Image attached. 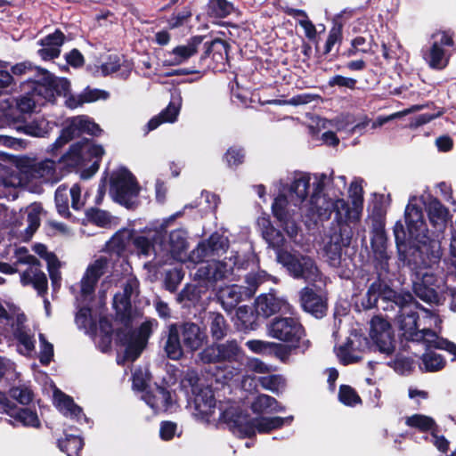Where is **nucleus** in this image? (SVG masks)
<instances>
[{
  "mask_svg": "<svg viewBox=\"0 0 456 456\" xmlns=\"http://www.w3.org/2000/svg\"><path fill=\"white\" fill-rule=\"evenodd\" d=\"M332 180V173L295 172L275 184L279 194L272 205L273 215L294 243H299L297 221L300 217L305 219L308 227L329 219L332 212L341 222L353 223L361 218L362 180L355 178L350 184L352 207L345 200L330 198L324 192Z\"/></svg>",
  "mask_w": 456,
  "mask_h": 456,
  "instance_id": "nucleus-1",
  "label": "nucleus"
},
{
  "mask_svg": "<svg viewBox=\"0 0 456 456\" xmlns=\"http://www.w3.org/2000/svg\"><path fill=\"white\" fill-rule=\"evenodd\" d=\"M407 232L401 222L394 226L398 247L407 239L418 243L413 263L412 288L415 295L430 304H439V292L444 285L443 272L438 268L442 256L441 241L449 220L448 209L436 198L411 196L404 211Z\"/></svg>",
  "mask_w": 456,
  "mask_h": 456,
  "instance_id": "nucleus-2",
  "label": "nucleus"
},
{
  "mask_svg": "<svg viewBox=\"0 0 456 456\" xmlns=\"http://www.w3.org/2000/svg\"><path fill=\"white\" fill-rule=\"evenodd\" d=\"M371 248L374 255L375 268L379 279L369 287L362 305L365 309L377 307L385 312L398 311L396 322L408 340L423 342L428 348H438L448 351L456 359V345L439 338L431 330L432 325H436L438 317L431 311L419 307L418 302L410 293H397L384 284L380 278L388 273V260L386 238L382 232H377L371 239Z\"/></svg>",
  "mask_w": 456,
  "mask_h": 456,
  "instance_id": "nucleus-3",
  "label": "nucleus"
},
{
  "mask_svg": "<svg viewBox=\"0 0 456 456\" xmlns=\"http://www.w3.org/2000/svg\"><path fill=\"white\" fill-rule=\"evenodd\" d=\"M248 261L237 251L231 250L223 260L207 261L200 266L191 265V275L198 285L187 284L177 295L176 301L185 307L198 304L202 294L208 289H215L218 281L231 280L235 270L245 269Z\"/></svg>",
  "mask_w": 456,
  "mask_h": 456,
  "instance_id": "nucleus-4",
  "label": "nucleus"
},
{
  "mask_svg": "<svg viewBox=\"0 0 456 456\" xmlns=\"http://www.w3.org/2000/svg\"><path fill=\"white\" fill-rule=\"evenodd\" d=\"M180 213H176L163 220H158L146 228L143 234L133 238V245L136 254L140 257L151 258L144 264V267L152 265L160 267L167 265V252L163 250V237L170 222L174 221Z\"/></svg>",
  "mask_w": 456,
  "mask_h": 456,
  "instance_id": "nucleus-5",
  "label": "nucleus"
},
{
  "mask_svg": "<svg viewBox=\"0 0 456 456\" xmlns=\"http://www.w3.org/2000/svg\"><path fill=\"white\" fill-rule=\"evenodd\" d=\"M219 417L223 418L233 433L242 436H253L256 432L269 433L290 421L292 417H259L250 418L239 407H232L230 410L220 411Z\"/></svg>",
  "mask_w": 456,
  "mask_h": 456,
  "instance_id": "nucleus-6",
  "label": "nucleus"
},
{
  "mask_svg": "<svg viewBox=\"0 0 456 456\" xmlns=\"http://www.w3.org/2000/svg\"><path fill=\"white\" fill-rule=\"evenodd\" d=\"M103 153L101 145L84 139L73 143L69 151L61 157L60 161L69 167L85 168L81 172V177L88 179L97 172Z\"/></svg>",
  "mask_w": 456,
  "mask_h": 456,
  "instance_id": "nucleus-7",
  "label": "nucleus"
},
{
  "mask_svg": "<svg viewBox=\"0 0 456 456\" xmlns=\"http://www.w3.org/2000/svg\"><path fill=\"white\" fill-rule=\"evenodd\" d=\"M267 335L280 341L293 344V348L305 354L311 342L305 338V329L301 323L292 317H276L267 325Z\"/></svg>",
  "mask_w": 456,
  "mask_h": 456,
  "instance_id": "nucleus-8",
  "label": "nucleus"
},
{
  "mask_svg": "<svg viewBox=\"0 0 456 456\" xmlns=\"http://www.w3.org/2000/svg\"><path fill=\"white\" fill-rule=\"evenodd\" d=\"M278 263L294 279L304 280L309 283H315L322 280V274L315 261L311 256L298 251L280 253Z\"/></svg>",
  "mask_w": 456,
  "mask_h": 456,
  "instance_id": "nucleus-9",
  "label": "nucleus"
},
{
  "mask_svg": "<svg viewBox=\"0 0 456 456\" xmlns=\"http://www.w3.org/2000/svg\"><path fill=\"white\" fill-rule=\"evenodd\" d=\"M194 395V411L193 416L201 421L207 423L227 422L219 417L220 411L230 410L232 407H238L236 404L229 403H219L216 405L213 391L208 387L192 386Z\"/></svg>",
  "mask_w": 456,
  "mask_h": 456,
  "instance_id": "nucleus-10",
  "label": "nucleus"
},
{
  "mask_svg": "<svg viewBox=\"0 0 456 456\" xmlns=\"http://www.w3.org/2000/svg\"><path fill=\"white\" fill-rule=\"evenodd\" d=\"M8 250L13 251L15 258L14 265L18 264L28 265V267L20 273V283L22 286L31 285L42 296L47 290V278L45 273L41 270L40 262L24 247L13 248L10 246Z\"/></svg>",
  "mask_w": 456,
  "mask_h": 456,
  "instance_id": "nucleus-11",
  "label": "nucleus"
},
{
  "mask_svg": "<svg viewBox=\"0 0 456 456\" xmlns=\"http://www.w3.org/2000/svg\"><path fill=\"white\" fill-rule=\"evenodd\" d=\"M158 324L155 320H148L142 322L137 331L130 330V323L125 326V330H118L117 337L120 343L126 346L125 358L134 362L142 352L152 332L153 327Z\"/></svg>",
  "mask_w": 456,
  "mask_h": 456,
  "instance_id": "nucleus-12",
  "label": "nucleus"
},
{
  "mask_svg": "<svg viewBox=\"0 0 456 456\" xmlns=\"http://www.w3.org/2000/svg\"><path fill=\"white\" fill-rule=\"evenodd\" d=\"M452 35L437 31L431 37L429 45L422 50V57L428 66L435 70H443L449 63L451 53L446 47L452 46Z\"/></svg>",
  "mask_w": 456,
  "mask_h": 456,
  "instance_id": "nucleus-13",
  "label": "nucleus"
},
{
  "mask_svg": "<svg viewBox=\"0 0 456 456\" xmlns=\"http://www.w3.org/2000/svg\"><path fill=\"white\" fill-rule=\"evenodd\" d=\"M101 132L100 126L88 117L77 116L72 118L67 126L61 130L60 136L48 147L47 152L56 155L61 148L75 137L82 134L98 135Z\"/></svg>",
  "mask_w": 456,
  "mask_h": 456,
  "instance_id": "nucleus-14",
  "label": "nucleus"
},
{
  "mask_svg": "<svg viewBox=\"0 0 456 456\" xmlns=\"http://www.w3.org/2000/svg\"><path fill=\"white\" fill-rule=\"evenodd\" d=\"M110 193L115 201L129 207L139 193V186L134 176L122 167L111 175Z\"/></svg>",
  "mask_w": 456,
  "mask_h": 456,
  "instance_id": "nucleus-15",
  "label": "nucleus"
},
{
  "mask_svg": "<svg viewBox=\"0 0 456 456\" xmlns=\"http://www.w3.org/2000/svg\"><path fill=\"white\" fill-rule=\"evenodd\" d=\"M243 351L235 339L224 343H213L198 354L202 363L239 362L243 358Z\"/></svg>",
  "mask_w": 456,
  "mask_h": 456,
  "instance_id": "nucleus-16",
  "label": "nucleus"
},
{
  "mask_svg": "<svg viewBox=\"0 0 456 456\" xmlns=\"http://www.w3.org/2000/svg\"><path fill=\"white\" fill-rule=\"evenodd\" d=\"M348 222L338 221V224L330 234V240L324 246L327 262L332 267H338L342 263V250L349 247L353 231Z\"/></svg>",
  "mask_w": 456,
  "mask_h": 456,
  "instance_id": "nucleus-17",
  "label": "nucleus"
},
{
  "mask_svg": "<svg viewBox=\"0 0 456 456\" xmlns=\"http://www.w3.org/2000/svg\"><path fill=\"white\" fill-rule=\"evenodd\" d=\"M0 412L8 415L11 418L10 423L14 427L18 425L32 428L41 427L40 419L35 409L17 406L2 392H0Z\"/></svg>",
  "mask_w": 456,
  "mask_h": 456,
  "instance_id": "nucleus-18",
  "label": "nucleus"
},
{
  "mask_svg": "<svg viewBox=\"0 0 456 456\" xmlns=\"http://www.w3.org/2000/svg\"><path fill=\"white\" fill-rule=\"evenodd\" d=\"M229 247V240L224 235L213 233L207 240L199 243L188 256V268L204 262L207 258L220 256L226 252Z\"/></svg>",
  "mask_w": 456,
  "mask_h": 456,
  "instance_id": "nucleus-19",
  "label": "nucleus"
},
{
  "mask_svg": "<svg viewBox=\"0 0 456 456\" xmlns=\"http://www.w3.org/2000/svg\"><path fill=\"white\" fill-rule=\"evenodd\" d=\"M370 338L382 354L390 355L395 351V335L391 324L380 316H375L370 322Z\"/></svg>",
  "mask_w": 456,
  "mask_h": 456,
  "instance_id": "nucleus-20",
  "label": "nucleus"
},
{
  "mask_svg": "<svg viewBox=\"0 0 456 456\" xmlns=\"http://www.w3.org/2000/svg\"><path fill=\"white\" fill-rule=\"evenodd\" d=\"M69 86V82L66 78L56 77L48 72H44L43 82L39 80L32 81L31 92L39 102H41V99L46 102H53L55 95L66 94Z\"/></svg>",
  "mask_w": 456,
  "mask_h": 456,
  "instance_id": "nucleus-21",
  "label": "nucleus"
},
{
  "mask_svg": "<svg viewBox=\"0 0 456 456\" xmlns=\"http://www.w3.org/2000/svg\"><path fill=\"white\" fill-rule=\"evenodd\" d=\"M26 317L24 314H17L16 321L9 326L8 331L2 335L8 336L12 334L17 341L18 352L25 356H32L35 352V335L34 332L25 325Z\"/></svg>",
  "mask_w": 456,
  "mask_h": 456,
  "instance_id": "nucleus-22",
  "label": "nucleus"
},
{
  "mask_svg": "<svg viewBox=\"0 0 456 456\" xmlns=\"http://www.w3.org/2000/svg\"><path fill=\"white\" fill-rule=\"evenodd\" d=\"M4 116L6 118V125L12 126L18 132L34 137H45L53 129L55 124L46 120L44 118H37L28 122H20L16 120L13 116V110L9 108L4 110Z\"/></svg>",
  "mask_w": 456,
  "mask_h": 456,
  "instance_id": "nucleus-23",
  "label": "nucleus"
},
{
  "mask_svg": "<svg viewBox=\"0 0 456 456\" xmlns=\"http://www.w3.org/2000/svg\"><path fill=\"white\" fill-rule=\"evenodd\" d=\"M369 348L367 338L357 333H352L346 342L337 349V355L339 361L346 365L360 361L362 353Z\"/></svg>",
  "mask_w": 456,
  "mask_h": 456,
  "instance_id": "nucleus-24",
  "label": "nucleus"
},
{
  "mask_svg": "<svg viewBox=\"0 0 456 456\" xmlns=\"http://www.w3.org/2000/svg\"><path fill=\"white\" fill-rule=\"evenodd\" d=\"M69 197L71 207L75 210H79L85 205V199L81 195L79 184L75 183L69 189L66 185H60L55 191V205L58 213L64 217H69Z\"/></svg>",
  "mask_w": 456,
  "mask_h": 456,
  "instance_id": "nucleus-25",
  "label": "nucleus"
},
{
  "mask_svg": "<svg viewBox=\"0 0 456 456\" xmlns=\"http://www.w3.org/2000/svg\"><path fill=\"white\" fill-rule=\"evenodd\" d=\"M142 399L155 413L172 412L175 410V403L170 392L161 387L144 391Z\"/></svg>",
  "mask_w": 456,
  "mask_h": 456,
  "instance_id": "nucleus-26",
  "label": "nucleus"
},
{
  "mask_svg": "<svg viewBox=\"0 0 456 456\" xmlns=\"http://www.w3.org/2000/svg\"><path fill=\"white\" fill-rule=\"evenodd\" d=\"M187 233L183 229H176L170 232L168 242H163V250L167 252V265L174 260L185 262L188 265V258L185 259L187 248Z\"/></svg>",
  "mask_w": 456,
  "mask_h": 456,
  "instance_id": "nucleus-27",
  "label": "nucleus"
},
{
  "mask_svg": "<svg viewBox=\"0 0 456 456\" xmlns=\"http://www.w3.org/2000/svg\"><path fill=\"white\" fill-rule=\"evenodd\" d=\"M110 266V261L104 256L99 257L88 265L81 280L83 296L87 297L94 293L99 278L109 271Z\"/></svg>",
  "mask_w": 456,
  "mask_h": 456,
  "instance_id": "nucleus-28",
  "label": "nucleus"
},
{
  "mask_svg": "<svg viewBox=\"0 0 456 456\" xmlns=\"http://www.w3.org/2000/svg\"><path fill=\"white\" fill-rule=\"evenodd\" d=\"M256 310L265 317H269L279 312L289 313L290 305L285 298L278 297L273 290H271L256 298Z\"/></svg>",
  "mask_w": 456,
  "mask_h": 456,
  "instance_id": "nucleus-29",
  "label": "nucleus"
},
{
  "mask_svg": "<svg viewBox=\"0 0 456 456\" xmlns=\"http://www.w3.org/2000/svg\"><path fill=\"white\" fill-rule=\"evenodd\" d=\"M257 225L261 230L264 240L272 248L276 255V260L280 253H287L289 250L284 249L285 238L281 232L276 229L266 216H260L257 219Z\"/></svg>",
  "mask_w": 456,
  "mask_h": 456,
  "instance_id": "nucleus-30",
  "label": "nucleus"
},
{
  "mask_svg": "<svg viewBox=\"0 0 456 456\" xmlns=\"http://www.w3.org/2000/svg\"><path fill=\"white\" fill-rule=\"evenodd\" d=\"M201 43L202 38L200 37H194L186 45H177L172 51L167 52L165 53V64L177 66L184 63L198 52Z\"/></svg>",
  "mask_w": 456,
  "mask_h": 456,
  "instance_id": "nucleus-31",
  "label": "nucleus"
},
{
  "mask_svg": "<svg viewBox=\"0 0 456 456\" xmlns=\"http://www.w3.org/2000/svg\"><path fill=\"white\" fill-rule=\"evenodd\" d=\"M183 346L191 352L199 350L206 342L207 335L199 325L186 322L179 327Z\"/></svg>",
  "mask_w": 456,
  "mask_h": 456,
  "instance_id": "nucleus-32",
  "label": "nucleus"
},
{
  "mask_svg": "<svg viewBox=\"0 0 456 456\" xmlns=\"http://www.w3.org/2000/svg\"><path fill=\"white\" fill-rule=\"evenodd\" d=\"M182 105V96L179 91L172 93L171 101L167 107L159 115L153 117L147 124L148 131L156 129L164 122L173 123L176 120Z\"/></svg>",
  "mask_w": 456,
  "mask_h": 456,
  "instance_id": "nucleus-33",
  "label": "nucleus"
},
{
  "mask_svg": "<svg viewBox=\"0 0 456 456\" xmlns=\"http://www.w3.org/2000/svg\"><path fill=\"white\" fill-rule=\"evenodd\" d=\"M301 305L304 310L316 318H322L327 311L325 298L314 293L309 288H304L300 292Z\"/></svg>",
  "mask_w": 456,
  "mask_h": 456,
  "instance_id": "nucleus-34",
  "label": "nucleus"
},
{
  "mask_svg": "<svg viewBox=\"0 0 456 456\" xmlns=\"http://www.w3.org/2000/svg\"><path fill=\"white\" fill-rule=\"evenodd\" d=\"M43 102H39L38 99H36V97L33 95V93L30 92L27 95L21 96L19 100L16 102V109H14L12 106V102L9 99H4L2 102H0L1 106V113H0V127L6 125V118L4 116V110H8L9 108L13 110V113L16 110H20L21 113H27L33 110L36 104H43ZM16 120H19L20 117H15L13 114L12 116Z\"/></svg>",
  "mask_w": 456,
  "mask_h": 456,
  "instance_id": "nucleus-35",
  "label": "nucleus"
},
{
  "mask_svg": "<svg viewBox=\"0 0 456 456\" xmlns=\"http://www.w3.org/2000/svg\"><path fill=\"white\" fill-rule=\"evenodd\" d=\"M63 33L57 29L54 33L46 36L40 40L42 49L37 53L43 60H52L57 58L61 53V46L64 43Z\"/></svg>",
  "mask_w": 456,
  "mask_h": 456,
  "instance_id": "nucleus-36",
  "label": "nucleus"
},
{
  "mask_svg": "<svg viewBox=\"0 0 456 456\" xmlns=\"http://www.w3.org/2000/svg\"><path fill=\"white\" fill-rule=\"evenodd\" d=\"M248 295L247 289L238 285L226 286L220 289L217 293L223 308L227 312L234 309L243 297Z\"/></svg>",
  "mask_w": 456,
  "mask_h": 456,
  "instance_id": "nucleus-37",
  "label": "nucleus"
},
{
  "mask_svg": "<svg viewBox=\"0 0 456 456\" xmlns=\"http://www.w3.org/2000/svg\"><path fill=\"white\" fill-rule=\"evenodd\" d=\"M35 252L44 258L47 263V269L52 281L53 289L60 287L61 273L59 272L61 263L54 254L48 252L43 244H36L34 246Z\"/></svg>",
  "mask_w": 456,
  "mask_h": 456,
  "instance_id": "nucleus-38",
  "label": "nucleus"
},
{
  "mask_svg": "<svg viewBox=\"0 0 456 456\" xmlns=\"http://www.w3.org/2000/svg\"><path fill=\"white\" fill-rule=\"evenodd\" d=\"M164 351L171 360H179L183 350L180 340V330L177 324L168 326V330L164 342Z\"/></svg>",
  "mask_w": 456,
  "mask_h": 456,
  "instance_id": "nucleus-39",
  "label": "nucleus"
},
{
  "mask_svg": "<svg viewBox=\"0 0 456 456\" xmlns=\"http://www.w3.org/2000/svg\"><path fill=\"white\" fill-rule=\"evenodd\" d=\"M29 173L31 177L41 179L44 183H53L58 180L55 162L49 159L32 164L29 168Z\"/></svg>",
  "mask_w": 456,
  "mask_h": 456,
  "instance_id": "nucleus-40",
  "label": "nucleus"
},
{
  "mask_svg": "<svg viewBox=\"0 0 456 456\" xmlns=\"http://www.w3.org/2000/svg\"><path fill=\"white\" fill-rule=\"evenodd\" d=\"M53 403L65 416H69L77 420L80 419L82 409L75 404L71 397L58 389H55L53 392Z\"/></svg>",
  "mask_w": 456,
  "mask_h": 456,
  "instance_id": "nucleus-41",
  "label": "nucleus"
},
{
  "mask_svg": "<svg viewBox=\"0 0 456 456\" xmlns=\"http://www.w3.org/2000/svg\"><path fill=\"white\" fill-rule=\"evenodd\" d=\"M251 409L256 414H269L285 411V408L275 398L264 394L254 399L251 403Z\"/></svg>",
  "mask_w": 456,
  "mask_h": 456,
  "instance_id": "nucleus-42",
  "label": "nucleus"
},
{
  "mask_svg": "<svg viewBox=\"0 0 456 456\" xmlns=\"http://www.w3.org/2000/svg\"><path fill=\"white\" fill-rule=\"evenodd\" d=\"M113 306L116 310L117 316L124 323L128 326L131 322V303L130 297L125 293H117L113 297Z\"/></svg>",
  "mask_w": 456,
  "mask_h": 456,
  "instance_id": "nucleus-43",
  "label": "nucleus"
},
{
  "mask_svg": "<svg viewBox=\"0 0 456 456\" xmlns=\"http://www.w3.org/2000/svg\"><path fill=\"white\" fill-rule=\"evenodd\" d=\"M405 424L408 427L416 428L421 432L430 431V433L434 432V430L438 427L433 418L424 414H413L407 417Z\"/></svg>",
  "mask_w": 456,
  "mask_h": 456,
  "instance_id": "nucleus-44",
  "label": "nucleus"
},
{
  "mask_svg": "<svg viewBox=\"0 0 456 456\" xmlns=\"http://www.w3.org/2000/svg\"><path fill=\"white\" fill-rule=\"evenodd\" d=\"M133 233L129 229H121L118 231L109 240L108 247L117 254L125 251L130 241H133Z\"/></svg>",
  "mask_w": 456,
  "mask_h": 456,
  "instance_id": "nucleus-45",
  "label": "nucleus"
},
{
  "mask_svg": "<svg viewBox=\"0 0 456 456\" xmlns=\"http://www.w3.org/2000/svg\"><path fill=\"white\" fill-rule=\"evenodd\" d=\"M208 325L213 339L221 340L227 335L228 324L221 314L210 313Z\"/></svg>",
  "mask_w": 456,
  "mask_h": 456,
  "instance_id": "nucleus-46",
  "label": "nucleus"
},
{
  "mask_svg": "<svg viewBox=\"0 0 456 456\" xmlns=\"http://www.w3.org/2000/svg\"><path fill=\"white\" fill-rule=\"evenodd\" d=\"M58 446L68 456H77L82 450L84 442L79 436L66 435L64 439L58 441Z\"/></svg>",
  "mask_w": 456,
  "mask_h": 456,
  "instance_id": "nucleus-47",
  "label": "nucleus"
},
{
  "mask_svg": "<svg viewBox=\"0 0 456 456\" xmlns=\"http://www.w3.org/2000/svg\"><path fill=\"white\" fill-rule=\"evenodd\" d=\"M236 318L242 330H255L256 327V316L250 306H240L236 311Z\"/></svg>",
  "mask_w": 456,
  "mask_h": 456,
  "instance_id": "nucleus-48",
  "label": "nucleus"
},
{
  "mask_svg": "<svg viewBox=\"0 0 456 456\" xmlns=\"http://www.w3.org/2000/svg\"><path fill=\"white\" fill-rule=\"evenodd\" d=\"M233 5L226 0H210L208 13L216 18H224L232 13Z\"/></svg>",
  "mask_w": 456,
  "mask_h": 456,
  "instance_id": "nucleus-49",
  "label": "nucleus"
},
{
  "mask_svg": "<svg viewBox=\"0 0 456 456\" xmlns=\"http://www.w3.org/2000/svg\"><path fill=\"white\" fill-rule=\"evenodd\" d=\"M421 359L422 365L427 371H437L444 368L445 363L441 354L432 351L424 354Z\"/></svg>",
  "mask_w": 456,
  "mask_h": 456,
  "instance_id": "nucleus-50",
  "label": "nucleus"
},
{
  "mask_svg": "<svg viewBox=\"0 0 456 456\" xmlns=\"http://www.w3.org/2000/svg\"><path fill=\"white\" fill-rule=\"evenodd\" d=\"M259 383L263 388L276 394L285 387V379L281 375L261 377Z\"/></svg>",
  "mask_w": 456,
  "mask_h": 456,
  "instance_id": "nucleus-51",
  "label": "nucleus"
},
{
  "mask_svg": "<svg viewBox=\"0 0 456 456\" xmlns=\"http://www.w3.org/2000/svg\"><path fill=\"white\" fill-rule=\"evenodd\" d=\"M271 278V275L263 270L248 273L245 278L248 285L247 290H249V294H253L259 285L269 281Z\"/></svg>",
  "mask_w": 456,
  "mask_h": 456,
  "instance_id": "nucleus-52",
  "label": "nucleus"
},
{
  "mask_svg": "<svg viewBox=\"0 0 456 456\" xmlns=\"http://www.w3.org/2000/svg\"><path fill=\"white\" fill-rule=\"evenodd\" d=\"M86 216L89 222L101 227L107 226L110 223L111 219V216L108 212L98 208L87 209Z\"/></svg>",
  "mask_w": 456,
  "mask_h": 456,
  "instance_id": "nucleus-53",
  "label": "nucleus"
},
{
  "mask_svg": "<svg viewBox=\"0 0 456 456\" xmlns=\"http://www.w3.org/2000/svg\"><path fill=\"white\" fill-rule=\"evenodd\" d=\"M339 401L347 406H354L361 403V398L354 388L347 385H342L338 393Z\"/></svg>",
  "mask_w": 456,
  "mask_h": 456,
  "instance_id": "nucleus-54",
  "label": "nucleus"
},
{
  "mask_svg": "<svg viewBox=\"0 0 456 456\" xmlns=\"http://www.w3.org/2000/svg\"><path fill=\"white\" fill-rule=\"evenodd\" d=\"M40 207L33 205L29 208L27 216L28 227L26 232L28 236H31L40 225Z\"/></svg>",
  "mask_w": 456,
  "mask_h": 456,
  "instance_id": "nucleus-55",
  "label": "nucleus"
},
{
  "mask_svg": "<svg viewBox=\"0 0 456 456\" xmlns=\"http://www.w3.org/2000/svg\"><path fill=\"white\" fill-rule=\"evenodd\" d=\"M292 350H295L293 348V344H291V346H286L281 343L273 342L270 355H273L281 362L287 363L290 360Z\"/></svg>",
  "mask_w": 456,
  "mask_h": 456,
  "instance_id": "nucleus-56",
  "label": "nucleus"
},
{
  "mask_svg": "<svg viewBox=\"0 0 456 456\" xmlns=\"http://www.w3.org/2000/svg\"><path fill=\"white\" fill-rule=\"evenodd\" d=\"M183 278V272L178 268H173L167 272L165 276V287L170 292L176 290Z\"/></svg>",
  "mask_w": 456,
  "mask_h": 456,
  "instance_id": "nucleus-57",
  "label": "nucleus"
},
{
  "mask_svg": "<svg viewBox=\"0 0 456 456\" xmlns=\"http://www.w3.org/2000/svg\"><path fill=\"white\" fill-rule=\"evenodd\" d=\"M40 352L39 361L42 364L47 365L53 357V346L48 342L43 334H39Z\"/></svg>",
  "mask_w": 456,
  "mask_h": 456,
  "instance_id": "nucleus-58",
  "label": "nucleus"
},
{
  "mask_svg": "<svg viewBox=\"0 0 456 456\" xmlns=\"http://www.w3.org/2000/svg\"><path fill=\"white\" fill-rule=\"evenodd\" d=\"M245 158L244 151L239 147H231L224 154V160L231 167H237L243 163Z\"/></svg>",
  "mask_w": 456,
  "mask_h": 456,
  "instance_id": "nucleus-59",
  "label": "nucleus"
},
{
  "mask_svg": "<svg viewBox=\"0 0 456 456\" xmlns=\"http://www.w3.org/2000/svg\"><path fill=\"white\" fill-rule=\"evenodd\" d=\"M10 395L21 404H28L32 400V391L26 386L13 387L10 389Z\"/></svg>",
  "mask_w": 456,
  "mask_h": 456,
  "instance_id": "nucleus-60",
  "label": "nucleus"
},
{
  "mask_svg": "<svg viewBox=\"0 0 456 456\" xmlns=\"http://www.w3.org/2000/svg\"><path fill=\"white\" fill-rule=\"evenodd\" d=\"M229 45L222 39H215L210 44H205V57L211 53L223 54L228 56Z\"/></svg>",
  "mask_w": 456,
  "mask_h": 456,
  "instance_id": "nucleus-61",
  "label": "nucleus"
},
{
  "mask_svg": "<svg viewBox=\"0 0 456 456\" xmlns=\"http://www.w3.org/2000/svg\"><path fill=\"white\" fill-rule=\"evenodd\" d=\"M273 342L252 339L246 342L247 347L253 353L270 355L272 346Z\"/></svg>",
  "mask_w": 456,
  "mask_h": 456,
  "instance_id": "nucleus-62",
  "label": "nucleus"
},
{
  "mask_svg": "<svg viewBox=\"0 0 456 456\" xmlns=\"http://www.w3.org/2000/svg\"><path fill=\"white\" fill-rule=\"evenodd\" d=\"M177 434V424L173 421H162L159 428V436L162 440L169 441Z\"/></svg>",
  "mask_w": 456,
  "mask_h": 456,
  "instance_id": "nucleus-63",
  "label": "nucleus"
},
{
  "mask_svg": "<svg viewBox=\"0 0 456 456\" xmlns=\"http://www.w3.org/2000/svg\"><path fill=\"white\" fill-rule=\"evenodd\" d=\"M191 15V11L184 8L179 12H174L168 19V26L170 28H175L183 25L185 20Z\"/></svg>",
  "mask_w": 456,
  "mask_h": 456,
  "instance_id": "nucleus-64",
  "label": "nucleus"
}]
</instances>
